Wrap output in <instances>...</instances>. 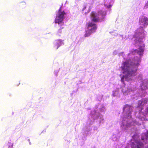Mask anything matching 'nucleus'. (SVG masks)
Here are the masks:
<instances>
[{
    "instance_id": "1",
    "label": "nucleus",
    "mask_w": 148,
    "mask_h": 148,
    "mask_svg": "<svg viewBox=\"0 0 148 148\" xmlns=\"http://www.w3.org/2000/svg\"><path fill=\"white\" fill-rule=\"evenodd\" d=\"M138 62H134L130 60H127L123 62L121 68L123 71V73L125 74L121 77V80L124 82V79L128 81L129 77L136 75L138 67L139 65Z\"/></svg>"
},
{
    "instance_id": "2",
    "label": "nucleus",
    "mask_w": 148,
    "mask_h": 148,
    "mask_svg": "<svg viewBox=\"0 0 148 148\" xmlns=\"http://www.w3.org/2000/svg\"><path fill=\"white\" fill-rule=\"evenodd\" d=\"M106 14V11L102 10H99L97 14L94 12H92L90 14L91 21L94 22L103 21L104 20Z\"/></svg>"
},
{
    "instance_id": "3",
    "label": "nucleus",
    "mask_w": 148,
    "mask_h": 148,
    "mask_svg": "<svg viewBox=\"0 0 148 148\" xmlns=\"http://www.w3.org/2000/svg\"><path fill=\"white\" fill-rule=\"evenodd\" d=\"M61 8L62 7H60L58 10L55 22L56 23L62 25L64 24L63 21L65 18L64 16L66 15V13L64 10H62Z\"/></svg>"
},
{
    "instance_id": "4",
    "label": "nucleus",
    "mask_w": 148,
    "mask_h": 148,
    "mask_svg": "<svg viewBox=\"0 0 148 148\" xmlns=\"http://www.w3.org/2000/svg\"><path fill=\"white\" fill-rule=\"evenodd\" d=\"M97 28V26L95 24L89 22L88 25L87 30L86 31L84 36L87 37L89 36L92 33L95 32Z\"/></svg>"
},
{
    "instance_id": "5",
    "label": "nucleus",
    "mask_w": 148,
    "mask_h": 148,
    "mask_svg": "<svg viewBox=\"0 0 148 148\" xmlns=\"http://www.w3.org/2000/svg\"><path fill=\"white\" fill-rule=\"evenodd\" d=\"M144 32V31L143 27L139 28L136 31L134 37L138 40L143 39L145 37Z\"/></svg>"
},
{
    "instance_id": "6",
    "label": "nucleus",
    "mask_w": 148,
    "mask_h": 148,
    "mask_svg": "<svg viewBox=\"0 0 148 148\" xmlns=\"http://www.w3.org/2000/svg\"><path fill=\"white\" fill-rule=\"evenodd\" d=\"M139 23L145 27L148 25V18L144 16H142L139 18Z\"/></svg>"
},
{
    "instance_id": "7",
    "label": "nucleus",
    "mask_w": 148,
    "mask_h": 148,
    "mask_svg": "<svg viewBox=\"0 0 148 148\" xmlns=\"http://www.w3.org/2000/svg\"><path fill=\"white\" fill-rule=\"evenodd\" d=\"M144 47L142 46H140L139 47V50H138L137 49L134 50V51L140 55H141L142 54L143 52L144 51Z\"/></svg>"
},
{
    "instance_id": "8",
    "label": "nucleus",
    "mask_w": 148,
    "mask_h": 148,
    "mask_svg": "<svg viewBox=\"0 0 148 148\" xmlns=\"http://www.w3.org/2000/svg\"><path fill=\"white\" fill-rule=\"evenodd\" d=\"M13 144L11 142H8L6 143L4 146L5 148H12Z\"/></svg>"
},
{
    "instance_id": "9",
    "label": "nucleus",
    "mask_w": 148,
    "mask_h": 148,
    "mask_svg": "<svg viewBox=\"0 0 148 148\" xmlns=\"http://www.w3.org/2000/svg\"><path fill=\"white\" fill-rule=\"evenodd\" d=\"M61 41L60 40H59L57 41L55 43V45L57 46V47L56 48L57 49L61 45Z\"/></svg>"
},
{
    "instance_id": "10",
    "label": "nucleus",
    "mask_w": 148,
    "mask_h": 148,
    "mask_svg": "<svg viewBox=\"0 0 148 148\" xmlns=\"http://www.w3.org/2000/svg\"><path fill=\"white\" fill-rule=\"evenodd\" d=\"M142 88H144V89H146L148 88V84L147 83H145L144 85H143L142 86Z\"/></svg>"
},
{
    "instance_id": "11",
    "label": "nucleus",
    "mask_w": 148,
    "mask_h": 148,
    "mask_svg": "<svg viewBox=\"0 0 148 148\" xmlns=\"http://www.w3.org/2000/svg\"><path fill=\"white\" fill-rule=\"evenodd\" d=\"M136 143L138 144V145L137 146V147L136 148H140L139 147V145L141 146V147H143V144L142 143H140V142H136Z\"/></svg>"
},
{
    "instance_id": "12",
    "label": "nucleus",
    "mask_w": 148,
    "mask_h": 148,
    "mask_svg": "<svg viewBox=\"0 0 148 148\" xmlns=\"http://www.w3.org/2000/svg\"><path fill=\"white\" fill-rule=\"evenodd\" d=\"M63 28V27H61L60 29H59L58 31V34H61L62 32V29Z\"/></svg>"
},
{
    "instance_id": "13",
    "label": "nucleus",
    "mask_w": 148,
    "mask_h": 148,
    "mask_svg": "<svg viewBox=\"0 0 148 148\" xmlns=\"http://www.w3.org/2000/svg\"><path fill=\"white\" fill-rule=\"evenodd\" d=\"M142 140H143V138H142Z\"/></svg>"
}]
</instances>
